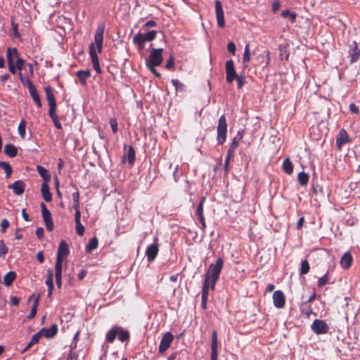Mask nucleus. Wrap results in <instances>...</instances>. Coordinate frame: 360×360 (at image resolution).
Returning a JSON list of instances; mask_svg holds the SVG:
<instances>
[{"mask_svg": "<svg viewBox=\"0 0 360 360\" xmlns=\"http://www.w3.org/2000/svg\"><path fill=\"white\" fill-rule=\"evenodd\" d=\"M215 11H216V17L217 20V25L219 27L222 28L224 27L225 22L224 18V11L222 8L221 4L219 0L215 1Z\"/></svg>", "mask_w": 360, "mask_h": 360, "instance_id": "obj_11", "label": "nucleus"}, {"mask_svg": "<svg viewBox=\"0 0 360 360\" xmlns=\"http://www.w3.org/2000/svg\"><path fill=\"white\" fill-rule=\"evenodd\" d=\"M162 49H152L150 54L146 60V66H159L162 63Z\"/></svg>", "mask_w": 360, "mask_h": 360, "instance_id": "obj_4", "label": "nucleus"}, {"mask_svg": "<svg viewBox=\"0 0 360 360\" xmlns=\"http://www.w3.org/2000/svg\"><path fill=\"white\" fill-rule=\"evenodd\" d=\"M280 6H281V4H280L279 1H278V0L274 1L272 4V11L274 13L277 12L279 10Z\"/></svg>", "mask_w": 360, "mask_h": 360, "instance_id": "obj_61", "label": "nucleus"}, {"mask_svg": "<svg viewBox=\"0 0 360 360\" xmlns=\"http://www.w3.org/2000/svg\"><path fill=\"white\" fill-rule=\"evenodd\" d=\"M226 82L228 83H232L237 75L235 70L234 63L232 60H229L226 62Z\"/></svg>", "mask_w": 360, "mask_h": 360, "instance_id": "obj_9", "label": "nucleus"}, {"mask_svg": "<svg viewBox=\"0 0 360 360\" xmlns=\"http://www.w3.org/2000/svg\"><path fill=\"white\" fill-rule=\"evenodd\" d=\"M250 60V51L249 48V44H247L245 47L244 53L243 56V63L244 68H248V63Z\"/></svg>", "mask_w": 360, "mask_h": 360, "instance_id": "obj_30", "label": "nucleus"}, {"mask_svg": "<svg viewBox=\"0 0 360 360\" xmlns=\"http://www.w3.org/2000/svg\"><path fill=\"white\" fill-rule=\"evenodd\" d=\"M98 240L96 237L92 238L86 246V251L91 252L98 248Z\"/></svg>", "mask_w": 360, "mask_h": 360, "instance_id": "obj_32", "label": "nucleus"}, {"mask_svg": "<svg viewBox=\"0 0 360 360\" xmlns=\"http://www.w3.org/2000/svg\"><path fill=\"white\" fill-rule=\"evenodd\" d=\"M30 91V96H32L33 101L37 104V107L38 108H41V103L39 96V94L37 93V91L35 86H30V91Z\"/></svg>", "mask_w": 360, "mask_h": 360, "instance_id": "obj_28", "label": "nucleus"}, {"mask_svg": "<svg viewBox=\"0 0 360 360\" xmlns=\"http://www.w3.org/2000/svg\"><path fill=\"white\" fill-rule=\"evenodd\" d=\"M218 340L217 333L216 330L212 332V340H211V360H217L218 358Z\"/></svg>", "mask_w": 360, "mask_h": 360, "instance_id": "obj_10", "label": "nucleus"}, {"mask_svg": "<svg viewBox=\"0 0 360 360\" xmlns=\"http://www.w3.org/2000/svg\"><path fill=\"white\" fill-rule=\"evenodd\" d=\"M37 170L40 176L45 181L46 183L51 180V174L44 167L41 165H37Z\"/></svg>", "mask_w": 360, "mask_h": 360, "instance_id": "obj_25", "label": "nucleus"}, {"mask_svg": "<svg viewBox=\"0 0 360 360\" xmlns=\"http://www.w3.org/2000/svg\"><path fill=\"white\" fill-rule=\"evenodd\" d=\"M224 260L218 257L214 264H212L206 274L204 282L207 281V285L214 289L215 284L219 279L221 269L223 267Z\"/></svg>", "mask_w": 360, "mask_h": 360, "instance_id": "obj_2", "label": "nucleus"}, {"mask_svg": "<svg viewBox=\"0 0 360 360\" xmlns=\"http://www.w3.org/2000/svg\"><path fill=\"white\" fill-rule=\"evenodd\" d=\"M157 34V32L155 30H151L148 32L146 34H143L144 39L146 41H153Z\"/></svg>", "mask_w": 360, "mask_h": 360, "instance_id": "obj_43", "label": "nucleus"}, {"mask_svg": "<svg viewBox=\"0 0 360 360\" xmlns=\"http://www.w3.org/2000/svg\"><path fill=\"white\" fill-rule=\"evenodd\" d=\"M18 58H20L18 56V52L16 48H8L6 51V58L8 63H15V60H18Z\"/></svg>", "mask_w": 360, "mask_h": 360, "instance_id": "obj_20", "label": "nucleus"}, {"mask_svg": "<svg viewBox=\"0 0 360 360\" xmlns=\"http://www.w3.org/2000/svg\"><path fill=\"white\" fill-rule=\"evenodd\" d=\"M135 155H136V153H135V150H134V148L132 146H129L127 153L125 155V157L127 158L128 162L130 165H132L134 162Z\"/></svg>", "mask_w": 360, "mask_h": 360, "instance_id": "obj_36", "label": "nucleus"}, {"mask_svg": "<svg viewBox=\"0 0 360 360\" xmlns=\"http://www.w3.org/2000/svg\"><path fill=\"white\" fill-rule=\"evenodd\" d=\"M105 23L103 22H101L96 30L94 34V41L95 44L91 43L89 46V55L91 59L92 65L95 71L100 74L101 73V69L99 65L98 57L96 53V47L98 50V53H101L103 48V34L105 31Z\"/></svg>", "mask_w": 360, "mask_h": 360, "instance_id": "obj_1", "label": "nucleus"}, {"mask_svg": "<svg viewBox=\"0 0 360 360\" xmlns=\"http://www.w3.org/2000/svg\"><path fill=\"white\" fill-rule=\"evenodd\" d=\"M15 277H16L15 272H14V271H9V272H8L4 276V284L6 286L11 285V283H13V281L15 280Z\"/></svg>", "mask_w": 360, "mask_h": 360, "instance_id": "obj_33", "label": "nucleus"}, {"mask_svg": "<svg viewBox=\"0 0 360 360\" xmlns=\"http://www.w3.org/2000/svg\"><path fill=\"white\" fill-rule=\"evenodd\" d=\"M63 262L61 259L56 258L55 264V276L62 275Z\"/></svg>", "mask_w": 360, "mask_h": 360, "instance_id": "obj_40", "label": "nucleus"}, {"mask_svg": "<svg viewBox=\"0 0 360 360\" xmlns=\"http://www.w3.org/2000/svg\"><path fill=\"white\" fill-rule=\"evenodd\" d=\"M76 75L79 78L80 83L82 85H85L86 84V80L91 77V72L89 70H78L76 72Z\"/></svg>", "mask_w": 360, "mask_h": 360, "instance_id": "obj_21", "label": "nucleus"}, {"mask_svg": "<svg viewBox=\"0 0 360 360\" xmlns=\"http://www.w3.org/2000/svg\"><path fill=\"white\" fill-rule=\"evenodd\" d=\"M172 85L175 87L176 91H184L185 86L183 83H181L179 79H174L172 80Z\"/></svg>", "mask_w": 360, "mask_h": 360, "instance_id": "obj_39", "label": "nucleus"}, {"mask_svg": "<svg viewBox=\"0 0 360 360\" xmlns=\"http://www.w3.org/2000/svg\"><path fill=\"white\" fill-rule=\"evenodd\" d=\"M69 246L65 240H61L57 252V258L63 260L69 255Z\"/></svg>", "mask_w": 360, "mask_h": 360, "instance_id": "obj_13", "label": "nucleus"}, {"mask_svg": "<svg viewBox=\"0 0 360 360\" xmlns=\"http://www.w3.org/2000/svg\"><path fill=\"white\" fill-rule=\"evenodd\" d=\"M44 91L46 94V98L49 105H55L56 104V98L54 94L53 93L52 88L49 86H46L44 88Z\"/></svg>", "mask_w": 360, "mask_h": 360, "instance_id": "obj_24", "label": "nucleus"}, {"mask_svg": "<svg viewBox=\"0 0 360 360\" xmlns=\"http://www.w3.org/2000/svg\"><path fill=\"white\" fill-rule=\"evenodd\" d=\"M76 231L77 233L82 236L84 235V226L80 223L76 224Z\"/></svg>", "mask_w": 360, "mask_h": 360, "instance_id": "obj_52", "label": "nucleus"}, {"mask_svg": "<svg viewBox=\"0 0 360 360\" xmlns=\"http://www.w3.org/2000/svg\"><path fill=\"white\" fill-rule=\"evenodd\" d=\"M41 191V194H42V196H43V198L44 199V200L46 202L51 201L52 194L50 192L49 185L46 182L42 184Z\"/></svg>", "mask_w": 360, "mask_h": 360, "instance_id": "obj_23", "label": "nucleus"}, {"mask_svg": "<svg viewBox=\"0 0 360 360\" xmlns=\"http://www.w3.org/2000/svg\"><path fill=\"white\" fill-rule=\"evenodd\" d=\"M58 332V326L53 324L50 328H43L39 330V333L45 336L47 338H51L56 335Z\"/></svg>", "mask_w": 360, "mask_h": 360, "instance_id": "obj_19", "label": "nucleus"}, {"mask_svg": "<svg viewBox=\"0 0 360 360\" xmlns=\"http://www.w3.org/2000/svg\"><path fill=\"white\" fill-rule=\"evenodd\" d=\"M110 125L111 127V129H112V131L113 132V134H116L117 132V130H118V127H117V120L115 118H110Z\"/></svg>", "mask_w": 360, "mask_h": 360, "instance_id": "obj_47", "label": "nucleus"}, {"mask_svg": "<svg viewBox=\"0 0 360 360\" xmlns=\"http://www.w3.org/2000/svg\"><path fill=\"white\" fill-rule=\"evenodd\" d=\"M349 54L351 63H354L359 59L360 49H359L357 43L356 41H353L352 46L349 50Z\"/></svg>", "mask_w": 360, "mask_h": 360, "instance_id": "obj_15", "label": "nucleus"}, {"mask_svg": "<svg viewBox=\"0 0 360 360\" xmlns=\"http://www.w3.org/2000/svg\"><path fill=\"white\" fill-rule=\"evenodd\" d=\"M210 287L207 285V281L204 282L203 287L202 290V301H201V305L203 309L206 307L207 300V296H208V290Z\"/></svg>", "mask_w": 360, "mask_h": 360, "instance_id": "obj_26", "label": "nucleus"}, {"mask_svg": "<svg viewBox=\"0 0 360 360\" xmlns=\"http://www.w3.org/2000/svg\"><path fill=\"white\" fill-rule=\"evenodd\" d=\"M227 49L229 53L235 55L236 48L235 44L233 41H229L228 43Z\"/></svg>", "mask_w": 360, "mask_h": 360, "instance_id": "obj_53", "label": "nucleus"}, {"mask_svg": "<svg viewBox=\"0 0 360 360\" xmlns=\"http://www.w3.org/2000/svg\"><path fill=\"white\" fill-rule=\"evenodd\" d=\"M349 141V136L345 129H342L340 130L338 136L336 139V145L340 148L342 146Z\"/></svg>", "mask_w": 360, "mask_h": 360, "instance_id": "obj_17", "label": "nucleus"}, {"mask_svg": "<svg viewBox=\"0 0 360 360\" xmlns=\"http://www.w3.org/2000/svg\"><path fill=\"white\" fill-rule=\"evenodd\" d=\"M352 262L353 257L351 253L349 252H346L342 256L340 264L342 269H347L352 266Z\"/></svg>", "mask_w": 360, "mask_h": 360, "instance_id": "obj_16", "label": "nucleus"}, {"mask_svg": "<svg viewBox=\"0 0 360 360\" xmlns=\"http://www.w3.org/2000/svg\"><path fill=\"white\" fill-rule=\"evenodd\" d=\"M309 175L304 172H300L297 175L298 181L300 184L302 186H304L307 184L309 181Z\"/></svg>", "mask_w": 360, "mask_h": 360, "instance_id": "obj_35", "label": "nucleus"}, {"mask_svg": "<svg viewBox=\"0 0 360 360\" xmlns=\"http://www.w3.org/2000/svg\"><path fill=\"white\" fill-rule=\"evenodd\" d=\"M263 57V56H265L266 57V63H265V65L267 66L269 65V63H270V53L269 51H264V55H261V56H257V58L259 59V57Z\"/></svg>", "mask_w": 360, "mask_h": 360, "instance_id": "obj_57", "label": "nucleus"}, {"mask_svg": "<svg viewBox=\"0 0 360 360\" xmlns=\"http://www.w3.org/2000/svg\"><path fill=\"white\" fill-rule=\"evenodd\" d=\"M44 229H43V228H41V227H39V228H37V229L36 230V235H37V236L39 239H41V238H42V237H43V236H44Z\"/></svg>", "mask_w": 360, "mask_h": 360, "instance_id": "obj_64", "label": "nucleus"}, {"mask_svg": "<svg viewBox=\"0 0 360 360\" xmlns=\"http://www.w3.org/2000/svg\"><path fill=\"white\" fill-rule=\"evenodd\" d=\"M235 79L237 81L238 88L241 89L244 84V78L240 75H236Z\"/></svg>", "mask_w": 360, "mask_h": 360, "instance_id": "obj_55", "label": "nucleus"}, {"mask_svg": "<svg viewBox=\"0 0 360 360\" xmlns=\"http://www.w3.org/2000/svg\"><path fill=\"white\" fill-rule=\"evenodd\" d=\"M25 121L24 120H21L20 122L18 130L20 136L24 139L25 135Z\"/></svg>", "mask_w": 360, "mask_h": 360, "instance_id": "obj_44", "label": "nucleus"}, {"mask_svg": "<svg viewBox=\"0 0 360 360\" xmlns=\"http://www.w3.org/2000/svg\"><path fill=\"white\" fill-rule=\"evenodd\" d=\"M206 200L205 197H202L200 199V202L198 204L197 209H196V215L198 217V219L200 221V224H202V227H205V219L203 215V205Z\"/></svg>", "mask_w": 360, "mask_h": 360, "instance_id": "obj_18", "label": "nucleus"}, {"mask_svg": "<svg viewBox=\"0 0 360 360\" xmlns=\"http://www.w3.org/2000/svg\"><path fill=\"white\" fill-rule=\"evenodd\" d=\"M8 252V248L3 240H0V257H4Z\"/></svg>", "mask_w": 360, "mask_h": 360, "instance_id": "obj_48", "label": "nucleus"}, {"mask_svg": "<svg viewBox=\"0 0 360 360\" xmlns=\"http://www.w3.org/2000/svg\"><path fill=\"white\" fill-rule=\"evenodd\" d=\"M41 333H39V331L37 333H35L32 337V339H31V341L32 342V343L34 344H36L39 342V340L40 338V337L41 336Z\"/></svg>", "mask_w": 360, "mask_h": 360, "instance_id": "obj_62", "label": "nucleus"}, {"mask_svg": "<svg viewBox=\"0 0 360 360\" xmlns=\"http://www.w3.org/2000/svg\"><path fill=\"white\" fill-rule=\"evenodd\" d=\"M8 188L12 189L15 195H20L25 191V184L22 181L18 180L13 184L8 185Z\"/></svg>", "mask_w": 360, "mask_h": 360, "instance_id": "obj_14", "label": "nucleus"}, {"mask_svg": "<svg viewBox=\"0 0 360 360\" xmlns=\"http://www.w3.org/2000/svg\"><path fill=\"white\" fill-rule=\"evenodd\" d=\"M281 15L283 18L290 17L292 22H294L296 19V14L291 13L288 10L283 11L281 13Z\"/></svg>", "mask_w": 360, "mask_h": 360, "instance_id": "obj_46", "label": "nucleus"}, {"mask_svg": "<svg viewBox=\"0 0 360 360\" xmlns=\"http://www.w3.org/2000/svg\"><path fill=\"white\" fill-rule=\"evenodd\" d=\"M174 60L173 56H171L166 63L165 68L167 70H171L174 68Z\"/></svg>", "mask_w": 360, "mask_h": 360, "instance_id": "obj_50", "label": "nucleus"}, {"mask_svg": "<svg viewBox=\"0 0 360 360\" xmlns=\"http://www.w3.org/2000/svg\"><path fill=\"white\" fill-rule=\"evenodd\" d=\"M0 167L4 170L6 177H10L12 173V169L9 163L6 162H0Z\"/></svg>", "mask_w": 360, "mask_h": 360, "instance_id": "obj_37", "label": "nucleus"}, {"mask_svg": "<svg viewBox=\"0 0 360 360\" xmlns=\"http://www.w3.org/2000/svg\"><path fill=\"white\" fill-rule=\"evenodd\" d=\"M39 297H40V295H37V296L34 298V303H33L32 309H31V312L27 316V319H32L36 316L37 307L39 304Z\"/></svg>", "mask_w": 360, "mask_h": 360, "instance_id": "obj_31", "label": "nucleus"}, {"mask_svg": "<svg viewBox=\"0 0 360 360\" xmlns=\"http://www.w3.org/2000/svg\"><path fill=\"white\" fill-rule=\"evenodd\" d=\"M311 329L316 335H323L328 332L329 326L325 321L315 319L311 325Z\"/></svg>", "mask_w": 360, "mask_h": 360, "instance_id": "obj_5", "label": "nucleus"}, {"mask_svg": "<svg viewBox=\"0 0 360 360\" xmlns=\"http://www.w3.org/2000/svg\"><path fill=\"white\" fill-rule=\"evenodd\" d=\"M349 108V110L352 112L355 113V114L359 113V108L354 103H350Z\"/></svg>", "mask_w": 360, "mask_h": 360, "instance_id": "obj_60", "label": "nucleus"}, {"mask_svg": "<svg viewBox=\"0 0 360 360\" xmlns=\"http://www.w3.org/2000/svg\"><path fill=\"white\" fill-rule=\"evenodd\" d=\"M217 143L219 145H222L226 139V134H227V124L226 120L224 115H222L219 120L217 125Z\"/></svg>", "mask_w": 360, "mask_h": 360, "instance_id": "obj_3", "label": "nucleus"}, {"mask_svg": "<svg viewBox=\"0 0 360 360\" xmlns=\"http://www.w3.org/2000/svg\"><path fill=\"white\" fill-rule=\"evenodd\" d=\"M133 41L135 44H139L141 48H143L144 42L146 41L144 39L143 34H137L134 36Z\"/></svg>", "mask_w": 360, "mask_h": 360, "instance_id": "obj_38", "label": "nucleus"}, {"mask_svg": "<svg viewBox=\"0 0 360 360\" xmlns=\"http://www.w3.org/2000/svg\"><path fill=\"white\" fill-rule=\"evenodd\" d=\"M117 338L122 342L128 341L129 339V333L127 330H123L122 327L120 326V330L117 333Z\"/></svg>", "mask_w": 360, "mask_h": 360, "instance_id": "obj_34", "label": "nucleus"}, {"mask_svg": "<svg viewBox=\"0 0 360 360\" xmlns=\"http://www.w3.org/2000/svg\"><path fill=\"white\" fill-rule=\"evenodd\" d=\"M49 105V115L51 117V118H53L57 117L56 114V104L55 105Z\"/></svg>", "mask_w": 360, "mask_h": 360, "instance_id": "obj_49", "label": "nucleus"}, {"mask_svg": "<svg viewBox=\"0 0 360 360\" xmlns=\"http://www.w3.org/2000/svg\"><path fill=\"white\" fill-rule=\"evenodd\" d=\"M72 200H73V209H77L79 207V193L78 191H76L72 193Z\"/></svg>", "mask_w": 360, "mask_h": 360, "instance_id": "obj_42", "label": "nucleus"}, {"mask_svg": "<svg viewBox=\"0 0 360 360\" xmlns=\"http://www.w3.org/2000/svg\"><path fill=\"white\" fill-rule=\"evenodd\" d=\"M239 141H240V140H238V139L234 137L233 139L232 140V142H231L229 149L234 151L235 149L238 146Z\"/></svg>", "mask_w": 360, "mask_h": 360, "instance_id": "obj_54", "label": "nucleus"}, {"mask_svg": "<svg viewBox=\"0 0 360 360\" xmlns=\"http://www.w3.org/2000/svg\"><path fill=\"white\" fill-rule=\"evenodd\" d=\"M52 120H53V123H54L55 127H56L57 129H62V124H61V123L59 122L58 117H56L52 118Z\"/></svg>", "mask_w": 360, "mask_h": 360, "instance_id": "obj_63", "label": "nucleus"}, {"mask_svg": "<svg viewBox=\"0 0 360 360\" xmlns=\"http://www.w3.org/2000/svg\"><path fill=\"white\" fill-rule=\"evenodd\" d=\"M120 326H114L106 334V341L112 343L115 341L117 333L119 332Z\"/></svg>", "mask_w": 360, "mask_h": 360, "instance_id": "obj_22", "label": "nucleus"}, {"mask_svg": "<svg viewBox=\"0 0 360 360\" xmlns=\"http://www.w3.org/2000/svg\"><path fill=\"white\" fill-rule=\"evenodd\" d=\"M157 25V23L154 20H148L147 21L143 26V29H148L149 27H155Z\"/></svg>", "mask_w": 360, "mask_h": 360, "instance_id": "obj_59", "label": "nucleus"}, {"mask_svg": "<svg viewBox=\"0 0 360 360\" xmlns=\"http://www.w3.org/2000/svg\"><path fill=\"white\" fill-rule=\"evenodd\" d=\"M158 241V238H155L154 243L148 245L146 248V255L148 262L153 261L158 253L159 249Z\"/></svg>", "mask_w": 360, "mask_h": 360, "instance_id": "obj_8", "label": "nucleus"}, {"mask_svg": "<svg viewBox=\"0 0 360 360\" xmlns=\"http://www.w3.org/2000/svg\"><path fill=\"white\" fill-rule=\"evenodd\" d=\"M4 153L10 158H14L18 154L17 148L12 144H6L4 147Z\"/></svg>", "mask_w": 360, "mask_h": 360, "instance_id": "obj_27", "label": "nucleus"}, {"mask_svg": "<svg viewBox=\"0 0 360 360\" xmlns=\"http://www.w3.org/2000/svg\"><path fill=\"white\" fill-rule=\"evenodd\" d=\"M173 340L174 336L170 332L165 333L159 345V352L163 354L169 347Z\"/></svg>", "mask_w": 360, "mask_h": 360, "instance_id": "obj_7", "label": "nucleus"}, {"mask_svg": "<svg viewBox=\"0 0 360 360\" xmlns=\"http://www.w3.org/2000/svg\"><path fill=\"white\" fill-rule=\"evenodd\" d=\"M9 225L10 223L6 219H2L0 225L1 232L4 233Z\"/></svg>", "mask_w": 360, "mask_h": 360, "instance_id": "obj_51", "label": "nucleus"}, {"mask_svg": "<svg viewBox=\"0 0 360 360\" xmlns=\"http://www.w3.org/2000/svg\"><path fill=\"white\" fill-rule=\"evenodd\" d=\"M273 300L274 306L278 309H281L285 306V298L281 290H276L274 292Z\"/></svg>", "mask_w": 360, "mask_h": 360, "instance_id": "obj_12", "label": "nucleus"}, {"mask_svg": "<svg viewBox=\"0 0 360 360\" xmlns=\"http://www.w3.org/2000/svg\"><path fill=\"white\" fill-rule=\"evenodd\" d=\"M283 171L288 174H290L292 173L293 171V165L292 164V162L289 158H285L283 162Z\"/></svg>", "mask_w": 360, "mask_h": 360, "instance_id": "obj_29", "label": "nucleus"}, {"mask_svg": "<svg viewBox=\"0 0 360 360\" xmlns=\"http://www.w3.org/2000/svg\"><path fill=\"white\" fill-rule=\"evenodd\" d=\"M75 210V224L80 223V217H81V213L79 211V207H77V209H74Z\"/></svg>", "mask_w": 360, "mask_h": 360, "instance_id": "obj_58", "label": "nucleus"}, {"mask_svg": "<svg viewBox=\"0 0 360 360\" xmlns=\"http://www.w3.org/2000/svg\"><path fill=\"white\" fill-rule=\"evenodd\" d=\"M25 64V60L20 58H18V60L15 61V67L19 70H21L23 68V65Z\"/></svg>", "mask_w": 360, "mask_h": 360, "instance_id": "obj_56", "label": "nucleus"}, {"mask_svg": "<svg viewBox=\"0 0 360 360\" xmlns=\"http://www.w3.org/2000/svg\"><path fill=\"white\" fill-rule=\"evenodd\" d=\"M310 266L307 260L304 259L301 263L300 274H307L309 271Z\"/></svg>", "mask_w": 360, "mask_h": 360, "instance_id": "obj_41", "label": "nucleus"}, {"mask_svg": "<svg viewBox=\"0 0 360 360\" xmlns=\"http://www.w3.org/2000/svg\"><path fill=\"white\" fill-rule=\"evenodd\" d=\"M329 281V277H328V274H326L325 275H323L321 278H320L318 281V283H317V285L319 287H323V285H325L326 283H328Z\"/></svg>", "mask_w": 360, "mask_h": 360, "instance_id": "obj_45", "label": "nucleus"}, {"mask_svg": "<svg viewBox=\"0 0 360 360\" xmlns=\"http://www.w3.org/2000/svg\"><path fill=\"white\" fill-rule=\"evenodd\" d=\"M41 215L43 220L44 221L46 228L47 231H53L54 226L53 222L51 217V214L50 211L46 208V206L44 202L41 203Z\"/></svg>", "mask_w": 360, "mask_h": 360, "instance_id": "obj_6", "label": "nucleus"}]
</instances>
